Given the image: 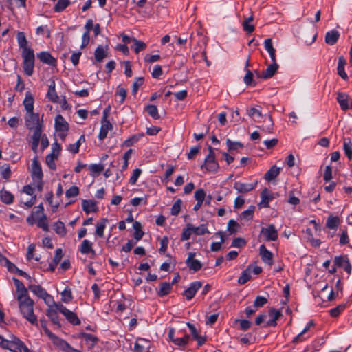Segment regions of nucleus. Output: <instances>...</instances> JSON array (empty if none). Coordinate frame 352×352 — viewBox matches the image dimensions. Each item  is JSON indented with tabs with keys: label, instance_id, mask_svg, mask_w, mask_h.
Segmentation results:
<instances>
[{
	"label": "nucleus",
	"instance_id": "obj_1",
	"mask_svg": "<svg viewBox=\"0 0 352 352\" xmlns=\"http://www.w3.org/2000/svg\"><path fill=\"white\" fill-rule=\"evenodd\" d=\"M16 300L18 302L19 311L22 316L31 324L38 327V322L34 311V300L29 295L25 297L17 298Z\"/></svg>",
	"mask_w": 352,
	"mask_h": 352
},
{
	"label": "nucleus",
	"instance_id": "obj_2",
	"mask_svg": "<svg viewBox=\"0 0 352 352\" xmlns=\"http://www.w3.org/2000/svg\"><path fill=\"white\" fill-rule=\"evenodd\" d=\"M0 346L12 352H25L26 345L14 335L10 336V339H5L3 336L0 339Z\"/></svg>",
	"mask_w": 352,
	"mask_h": 352
},
{
	"label": "nucleus",
	"instance_id": "obj_3",
	"mask_svg": "<svg viewBox=\"0 0 352 352\" xmlns=\"http://www.w3.org/2000/svg\"><path fill=\"white\" fill-rule=\"evenodd\" d=\"M23 69L25 75L31 76L34 73L35 56L33 50H26L21 52Z\"/></svg>",
	"mask_w": 352,
	"mask_h": 352
},
{
	"label": "nucleus",
	"instance_id": "obj_4",
	"mask_svg": "<svg viewBox=\"0 0 352 352\" xmlns=\"http://www.w3.org/2000/svg\"><path fill=\"white\" fill-rule=\"evenodd\" d=\"M209 153L205 158L204 163L201 166V168H205L207 171L216 173L219 169V164L215 160V154L212 146L208 147Z\"/></svg>",
	"mask_w": 352,
	"mask_h": 352
},
{
	"label": "nucleus",
	"instance_id": "obj_5",
	"mask_svg": "<svg viewBox=\"0 0 352 352\" xmlns=\"http://www.w3.org/2000/svg\"><path fill=\"white\" fill-rule=\"evenodd\" d=\"M54 306L56 309L60 311L67 320L69 322L72 324L73 325H79L80 324V320L78 318L77 315L68 309L66 307L63 305L60 302H53Z\"/></svg>",
	"mask_w": 352,
	"mask_h": 352
},
{
	"label": "nucleus",
	"instance_id": "obj_6",
	"mask_svg": "<svg viewBox=\"0 0 352 352\" xmlns=\"http://www.w3.org/2000/svg\"><path fill=\"white\" fill-rule=\"evenodd\" d=\"M261 236L266 241H276L278 236V230L273 224H270L267 227L261 228Z\"/></svg>",
	"mask_w": 352,
	"mask_h": 352
},
{
	"label": "nucleus",
	"instance_id": "obj_7",
	"mask_svg": "<svg viewBox=\"0 0 352 352\" xmlns=\"http://www.w3.org/2000/svg\"><path fill=\"white\" fill-rule=\"evenodd\" d=\"M25 120L27 128L30 130L38 127V126H43V120H40L39 114L34 113V111L27 113L25 117Z\"/></svg>",
	"mask_w": 352,
	"mask_h": 352
},
{
	"label": "nucleus",
	"instance_id": "obj_8",
	"mask_svg": "<svg viewBox=\"0 0 352 352\" xmlns=\"http://www.w3.org/2000/svg\"><path fill=\"white\" fill-rule=\"evenodd\" d=\"M28 289L29 290H30L34 295H36V296H38V298L44 300L45 302L47 304V305H49V302H48V300L49 298H52V296L50 295L47 291L43 288L41 285H34V284H32L30 283L29 285H28Z\"/></svg>",
	"mask_w": 352,
	"mask_h": 352
},
{
	"label": "nucleus",
	"instance_id": "obj_9",
	"mask_svg": "<svg viewBox=\"0 0 352 352\" xmlns=\"http://www.w3.org/2000/svg\"><path fill=\"white\" fill-rule=\"evenodd\" d=\"M334 265L338 267H342L349 274L351 273L352 267L346 255L336 256Z\"/></svg>",
	"mask_w": 352,
	"mask_h": 352
},
{
	"label": "nucleus",
	"instance_id": "obj_10",
	"mask_svg": "<svg viewBox=\"0 0 352 352\" xmlns=\"http://www.w3.org/2000/svg\"><path fill=\"white\" fill-rule=\"evenodd\" d=\"M336 99L343 111L352 108V98L346 93L338 92Z\"/></svg>",
	"mask_w": 352,
	"mask_h": 352
},
{
	"label": "nucleus",
	"instance_id": "obj_11",
	"mask_svg": "<svg viewBox=\"0 0 352 352\" xmlns=\"http://www.w3.org/2000/svg\"><path fill=\"white\" fill-rule=\"evenodd\" d=\"M256 182L254 183H242L236 182L234 184L233 188L237 191V192L244 194L253 190L256 187Z\"/></svg>",
	"mask_w": 352,
	"mask_h": 352
},
{
	"label": "nucleus",
	"instance_id": "obj_12",
	"mask_svg": "<svg viewBox=\"0 0 352 352\" xmlns=\"http://www.w3.org/2000/svg\"><path fill=\"white\" fill-rule=\"evenodd\" d=\"M31 173L32 177L34 180L36 179L39 182L42 180L43 178V172L41 169V166L38 163L37 157H34L32 160V165H31Z\"/></svg>",
	"mask_w": 352,
	"mask_h": 352
},
{
	"label": "nucleus",
	"instance_id": "obj_13",
	"mask_svg": "<svg viewBox=\"0 0 352 352\" xmlns=\"http://www.w3.org/2000/svg\"><path fill=\"white\" fill-rule=\"evenodd\" d=\"M201 281L192 282L188 288L184 290L183 294L188 300H191L196 294L197 292L201 287Z\"/></svg>",
	"mask_w": 352,
	"mask_h": 352
},
{
	"label": "nucleus",
	"instance_id": "obj_14",
	"mask_svg": "<svg viewBox=\"0 0 352 352\" xmlns=\"http://www.w3.org/2000/svg\"><path fill=\"white\" fill-rule=\"evenodd\" d=\"M269 316L271 319L266 322L264 327L276 326V321L283 316V314L280 310L272 307L269 309Z\"/></svg>",
	"mask_w": 352,
	"mask_h": 352
},
{
	"label": "nucleus",
	"instance_id": "obj_15",
	"mask_svg": "<svg viewBox=\"0 0 352 352\" xmlns=\"http://www.w3.org/2000/svg\"><path fill=\"white\" fill-rule=\"evenodd\" d=\"M37 58L43 63L50 66H56V59L49 52L43 51L37 54Z\"/></svg>",
	"mask_w": 352,
	"mask_h": 352
},
{
	"label": "nucleus",
	"instance_id": "obj_16",
	"mask_svg": "<svg viewBox=\"0 0 352 352\" xmlns=\"http://www.w3.org/2000/svg\"><path fill=\"white\" fill-rule=\"evenodd\" d=\"M195 256V253L190 252L186 263L190 270L197 272L202 267V263L199 260L194 258Z\"/></svg>",
	"mask_w": 352,
	"mask_h": 352
},
{
	"label": "nucleus",
	"instance_id": "obj_17",
	"mask_svg": "<svg viewBox=\"0 0 352 352\" xmlns=\"http://www.w3.org/2000/svg\"><path fill=\"white\" fill-rule=\"evenodd\" d=\"M14 285L16 287V296L17 298L25 297L28 296V287L26 288L22 281L16 278H12Z\"/></svg>",
	"mask_w": 352,
	"mask_h": 352
},
{
	"label": "nucleus",
	"instance_id": "obj_18",
	"mask_svg": "<svg viewBox=\"0 0 352 352\" xmlns=\"http://www.w3.org/2000/svg\"><path fill=\"white\" fill-rule=\"evenodd\" d=\"M55 129L57 132H67L69 130V124L60 114L55 118Z\"/></svg>",
	"mask_w": 352,
	"mask_h": 352
},
{
	"label": "nucleus",
	"instance_id": "obj_19",
	"mask_svg": "<svg viewBox=\"0 0 352 352\" xmlns=\"http://www.w3.org/2000/svg\"><path fill=\"white\" fill-rule=\"evenodd\" d=\"M78 338L84 339L89 349H92L98 342V338L96 336L85 332L80 333Z\"/></svg>",
	"mask_w": 352,
	"mask_h": 352
},
{
	"label": "nucleus",
	"instance_id": "obj_20",
	"mask_svg": "<svg viewBox=\"0 0 352 352\" xmlns=\"http://www.w3.org/2000/svg\"><path fill=\"white\" fill-rule=\"evenodd\" d=\"M260 255L263 262L272 265L273 263V254L269 251L265 245H261L259 248Z\"/></svg>",
	"mask_w": 352,
	"mask_h": 352
},
{
	"label": "nucleus",
	"instance_id": "obj_21",
	"mask_svg": "<svg viewBox=\"0 0 352 352\" xmlns=\"http://www.w3.org/2000/svg\"><path fill=\"white\" fill-rule=\"evenodd\" d=\"M54 344L59 346L65 352H82L79 349L73 348L67 342L59 338Z\"/></svg>",
	"mask_w": 352,
	"mask_h": 352
},
{
	"label": "nucleus",
	"instance_id": "obj_22",
	"mask_svg": "<svg viewBox=\"0 0 352 352\" xmlns=\"http://www.w3.org/2000/svg\"><path fill=\"white\" fill-rule=\"evenodd\" d=\"M278 68V65L277 64L276 60H275V62H272V63L269 65L267 69L263 71L261 78L264 79L272 78L276 72Z\"/></svg>",
	"mask_w": 352,
	"mask_h": 352
},
{
	"label": "nucleus",
	"instance_id": "obj_23",
	"mask_svg": "<svg viewBox=\"0 0 352 352\" xmlns=\"http://www.w3.org/2000/svg\"><path fill=\"white\" fill-rule=\"evenodd\" d=\"M82 208L85 212L87 214L91 212H96L98 211L96 203L93 200H83L82 202Z\"/></svg>",
	"mask_w": 352,
	"mask_h": 352
},
{
	"label": "nucleus",
	"instance_id": "obj_24",
	"mask_svg": "<svg viewBox=\"0 0 352 352\" xmlns=\"http://www.w3.org/2000/svg\"><path fill=\"white\" fill-rule=\"evenodd\" d=\"M340 37V33L338 30H331L326 33L325 42L327 44L333 45L338 41Z\"/></svg>",
	"mask_w": 352,
	"mask_h": 352
},
{
	"label": "nucleus",
	"instance_id": "obj_25",
	"mask_svg": "<svg viewBox=\"0 0 352 352\" xmlns=\"http://www.w3.org/2000/svg\"><path fill=\"white\" fill-rule=\"evenodd\" d=\"M16 39L18 42L19 47L22 49V52H25L26 50H32V48L28 46V41L26 39L25 35L23 32H19L16 35Z\"/></svg>",
	"mask_w": 352,
	"mask_h": 352
},
{
	"label": "nucleus",
	"instance_id": "obj_26",
	"mask_svg": "<svg viewBox=\"0 0 352 352\" xmlns=\"http://www.w3.org/2000/svg\"><path fill=\"white\" fill-rule=\"evenodd\" d=\"M102 125L98 134V139L103 140L107 138L108 132L112 129V124L110 122H101Z\"/></svg>",
	"mask_w": 352,
	"mask_h": 352
},
{
	"label": "nucleus",
	"instance_id": "obj_27",
	"mask_svg": "<svg viewBox=\"0 0 352 352\" xmlns=\"http://www.w3.org/2000/svg\"><path fill=\"white\" fill-rule=\"evenodd\" d=\"M107 49L108 47H103L102 45H98L94 52V57L96 61L101 62L102 60L107 56Z\"/></svg>",
	"mask_w": 352,
	"mask_h": 352
},
{
	"label": "nucleus",
	"instance_id": "obj_28",
	"mask_svg": "<svg viewBox=\"0 0 352 352\" xmlns=\"http://www.w3.org/2000/svg\"><path fill=\"white\" fill-rule=\"evenodd\" d=\"M261 201L259 204V206H261L264 208H268L269 202L272 199L273 197L270 194V191L267 188H265L261 193Z\"/></svg>",
	"mask_w": 352,
	"mask_h": 352
},
{
	"label": "nucleus",
	"instance_id": "obj_29",
	"mask_svg": "<svg viewBox=\"0 0 352 352\" xmlns=\"http://www.w3.org/2000/svg\"><path fill=\"white\" fill-rule=\"evenodd\" d=\"M346 64V60L343 56H340L338 58V74L344 80H347L348 76L344 71V66Z\"/></svg>",
	"mask_w": 352,
	"mask_h": 352
},
{
	"label": "nucleus",
	"instance_id": "obj_30",
	"mask_svg": "<svg viewBox=\"0 0 352 352\" xmlns=\"http://www.w3.org/2000/svg\"><path fill=\"white\" fill-rule=\"evenodd\" d=\"M55 86V81L52 80L50 84L49 85L48 91L47 93V97L53 102H56L58 99V96L56 91Z\"/></svg>",
	"mask_w": 352,
	"mask_h": 352
},
{
	"label": "nucleus",
	"instance_id": "obj_31",
	"mask_svg": "<svg viewBox=\"0 0 352 352\" xmlns=\"http://www.w3.org/2000/svg\"><path fill=\"white\" fill-rule=\"evenodd\" d=\"M265 49L267 51L272 62H275L276 60V50L274 48L272 45V41L271 38H266L264 41Z\"/></svg>",
	"mask_w": 352,
	"mask_h": 352
},
{
	"label": "nucleus",
	"instance_id": "obj_32",
	"mask_svg": "<svg viewBox=\"0 0 352 352\" xmlns=\"http://www.w3.org/2000/svg\"><path fill=\"white\" fill-rule=\"evenodd\" d=\"M261 109V107H251L247 109V113L254 120L258 122L259 120L263 118V114Z\"/></svg>",
	"mask_w": 352,
	"mask_h": 352
},
{
	"label": "nucleus",
	"instance_id": "obj_33",
	"mask_svg": "<svg viewBox=\"0 0 352 352\" xmlns=\"http://www.w3.org/2000/svg\"><path fill=\"white\" fill-rule=\"evenodd\" d=\"M23 104L27 113H31L34 111V98L30 93L26 94Z\"/></svg>",
	"mask_w": 352,
	"mask_h": 352
},
{
	"label": "nucleus",
	"instance_id": "obj_34",
	"mask_svg": "<svg viewBox=\"0 0 352 352\" xmlns=\"http://www.w3.org/2000/svg\"><path fill=\"white\" fill-rule=\"evenodd\" d=\"M280 168L276 167V166H272L269 170L266 172L265 174L264 178L265 180L270 182L275 179L280 173Z\"/></svg>",
	"mask_w": 352,
	"mask_h": 352
},
{
	"label": "nucleus",
	"instance_id": "obj_35",
	"mask_svg": "<svg viewBox=\"0 0 352 352\" xmlns=\"http://www.w3.org/2000/svg\"><path fill=\"white\" fill-rule=\"evenodd\" d=\"M46 315L54 324L58 326V327H61V324L59 322V317L56 310H54L52 308H48L46 310Z\"/></svg>",
	"mask_w": 352,
	"mask_h": 352
},
{
	"label": "nucleus",
	"instance_id": "obj_36",
	"mask_svg": "<svg viewBox=\"0 0 352 352\" xmlns=\"http://www.w3.org/2000/svg\"><path fill=\"white\" fill-rule=\"evenodd\" d=\"M252 274V266H248L245 270H243L241 273V275L238 279V283L240 285H243L246 283L251 278Z\"/></svg>",
	"mask_w": 352,
	"mask_h": 352
},
{
	"label": "nucleus",
	"instance_id": "obj_37",
	"mask_svg": "<svg viewBox=\"0 0 352 352\" xmlns=\"http://www.w3.org/2000/svg\"><path fill=\"white\" fill-rule=\"evenodd\" d=\"M54 232L60 236H65L67 234V230L65 224L61 221L55 222L53 225Z\"/></svg>",
	"mask_w": 352,
	"mask_h": 352
},
{
	"label": "nucleus",
	"instance_id": "obj_38",
	"mask_svg": "<svg viewBox=\"0 0 352 352\" xmlns=\"http://www.w3.org/2000/svg\"><path fill=\"white\" fill-rule=\"evenodd\" d=\"M40 323L45 333L52 340V342L54 343L59 338V337L56 336L48 329L47 327L46 320L44 318L40 320Z\"/></svg>",
	"mask_w": 352,
	"mask_h": 352
},
{
	"label": "nucleus",
	"instance_id": "obj_39",
	"mask_svg": "<svg viewBox=\"0 0 352 352\" xmlns=\"http://www.w3.org/2000/svg\"><path fill=\"white\" fill-rule=\"evenodd\" d=\"M171 289L172 287L170 283L167 282L162 283L160 285V288L157 292V294L161 297L164 296L166 295H168L170 292Z\"/></svg>",
	"mask_w": 352,
	"mask_h": 352
},
{
	"label": "nucleus",
	"instance_id": "obj_40",
	"mask_svg": "<svg viewBox=\"0 0 352 352\" xmlns=\"http://www.w3.org/2000/svg\"><path fill=\"white\" fill-rule=\"evenodd\" d=\"M133 228L135 230L134 232V239L138 241H140L144 236V233L142 230V225L138 221H134L133 224Z\"/></svg>",
	"mask_w": 352,
	"mask_h": 352
},
{
	"label": "nucleus",
	"instance_id": "obj_41",
	"mask_svg": "<svg viewBox=\"0 0 352 352\" xmlns=\"http://www.w3.org/2000/svg\"><path fill=\"white\" fill-rule=\"evenodd\" d=\"M214 235L219 236L221 241L219 242H213L211 244L210 249L212 252H217L221 248V244L224 242V234L222 231H219Z\"/></svg>",
	"mask_w": 352,
	"mask_h": 352
},
{
	"label": "nucleus",
	"instance_id": "obj_42",
	"mask_svg": "<svg viewBox=\"0 0 352 352\" xmlns=\"http://www.w3.org/2000/svg\"><path fill=\"white\" fill-rule=\"evenodd\" d=\"M0 197L1 201L6 204H10L14 201V195L7 190L0 191Z\"/></svg>",
	"mask_w": 352,
	"mask_h": 352
},
{
	"label": "nucleus",
	"instance_id": "obj_43",
	"mask_svg": "<svg viewBox=\"0 0 352 352\" xmlns=\"http://www.w3.org/2000/svg\"><path fill=\"white\" fill-rule=\"evenodd\" d=\"M340 223L338 217L330 216L328 217L326 226L329 229H336Z\"/></svg>",
	"mask_w": 352,
	"mask_h": 352
},
{
	"label": "nucleus",
	"instance_id": "obj_44",
	"mask_svg": "<svg viewBox=\"0 0 352 352\" xmlns=\"http://www.w3.org/2000/svg\"><path fill=\"white\" fill-rule=\"evenodd\" d=\"M253 20L254 16L252 14L249 17L245 18L242 23L243 30L248 33H252L254 30V25L250 23Z\"/></svg>",
	"mask_w": 352,
	"mask_h": 352
},
{
	"label": "nucleus",
	"instance_id": "obj_45",
	"mask_svg": "<svg viewBox=\"0 0 352 352\" xmlns=\"http://www.w3.org/2000/svg\"><path fill=\"white\" fill-rule=\"evenodd\" d=\"M107 222H108V219L106 218H104L100 221V222L97 223L96 229V234L97 236H98L99 237H103L104 230L105 229Z\"/></svg>",
	"mask_w": 352,
	"mask_h": 352
},
{
	"label": "nucleus",
	"instance_id": "obj_46",
	"mask_svg": "<svg viewBox=\"0 0 352 352\" xmlns=\"http://www.w3.org/2000/svg\"><path fill=\"white\" fill-rule=\"evenodd\" d=\"M190 336L188 334H185L182 337L175 338V340H173V342L178 346L184 347L186 344H188Z\"/></svg>",
	"mask_w": 352,
	"mask_h": 352
},
{
	"label": "nucleus",
	"instance_id": "obj_47",
	"mask_svg": "<svg viewBox=\"0 0 352 352\" xmlns=\"http://www.w3.org/2000/svg\"><path fill=\"white\" fill-rule=\"evenodd\" d=\"M35 223L38 228H42L45 232L49 231L48 222L45 214L41 215V217Z\"/></svg>",
	"mask_w": 352,
	"mask_h": 352
},
{
	"label": "nucleus",
	"instance_id": "obj_48",
	"mask_svg": "<svg viewBox=\"0 0 352 352\" xmlns=\"http://www.w3.org/2000/svg\"><path fill=\"white\" fill-rule=\"evenodd\" d=\"M70 3L69 0H58L54 10L56 12H63Z\"/></svg>",
	"mask_w": 352,
	"mask_h": 352
},
{
	"label": "nucleus",
	"instance_id": "obj_49",
	"mask_svg": "<svg viewBox=\"0 0 352 352\" xmlns=\"http://www.w3.org/2000/svg\"><path fill=\"white\" fill-rule=\"evenodd\" d=\"M145 109L148 113V115L153 119L157 120L160 118L158 113V109L156 106L153 104H148L146 107Z\"/></svg>",
	"mask_w": 352,
	"mask_h": 352
},
{
	"label": "nucleus",
	"instance_id": "obj_50",
	"mask_svg": "<svg viewBox=\"0 0 352 352\" xmlns=\"http://www.w3.org/2000/svg\"><path fill=\"white\" fill-rule=\"evenodd\" d=\"M343 148L344 153L349 160L352 159V149H351V142L349 138L344 139Z\"/></svg>",
	"mask_w": 352,
	"mask_h": 352
},
{
	"label": "nucleus",
	"instance_id": "obj_51",
	"mask_svg": "<svg viewBox=\"0 0 352 352\" xmlns=\"http://www.w3.org/2000/svg\"><path fill=\"white\" fill-rule=\"evenodd\" d=\"M255 210L254 206H250L248 208L241 213V218L245 220H250L252 219L254 215V212Z\"/></svg>",
	"mask_w": 352,
	"mask_h": 352
},
{
	"label": "nucleus",
	"instance_id": "obj_52",
	"mask_svg": "<svg viewBox=\"0 0 352 352\" xmlns=\"http://www.w3.org/2000/svg\"><path fill=\"white\" fill-rule=\"evenodd\" d=\"M92 243L90 242L87 239H85L82 241L81 245L80 251L83 254H87L90 252V250H91L92 248Z\"/></svg>",
	"mask_w": 352,
	"mask_h": 352
},
{
	"label": "nucleus",
	"instance_id": "obj_53",
	"mask_svg": "<svg viewBox=\"0 0 352 352\" xmlns=\"http://www.w3.org/2000/svg\"><path fill=\"white\" fill-rule=\"evenodd\" d=\"M144 78L143 77H137L135 78L132 85V94L135 95L139 88L144 84Z\"/></svg>",
	"mask_w": 352,
	"mask_h": 352
},
{
	"label": "nucleus",
	"instance_id": "obj_54",
	"mask_svg": "<svg viewBox=\"0 0 352 352\" xmlns=\"http://www.w3.org/2000/svg\"><path fill=\"white\" fill-rule=\"evenodd\" d=\"M126 94L127 91L126 89L121 87L120 85L118 86L116 89V96L120 98V100H118V102L120 104L124 103L126 97Z\"/></svg>",
	"mask_w": 352,
	"mask_h": 352
},
{
	"label": "nucleus",
	"instance_id": "obj_55",
	"mask_svg": "<svg viewBox=\"0 0 352 352\" xmlns=\"http://www.w3.org/2000/svg\"><path fill=\"white\" fill-rule=\"evenodd\" d=\"M192 232L197 236L210 233L209 230H208L205 224H201L199 226L197 227L192 226Z\"/></svg>",
	"mask_w": 352,
	"mask_h": 352
},
{
	"label": "nucleus",
	"instance_id": "obj_56",
	"mask_svg": "<svg viewBox=\"0 0 352 352\" xmlns=\"http://www.w3.org/2000/svg\"><path fill=\"white\" fill-rule=\"evenodd\" d=\"M133 41L134 42V52L135 54H138L140 52L144 50L146 48V44L140 40L136 38H133Z\"/></svg>",
	"mask_w": 352,
	"mask_h": 352
},
{
	"label": "nucleus",
	"instance_id": "obj_57",
	"mask_svg": "<svg viewBox=\"0 0 352 352\" xmlns=\"http://www.w3.org/2000/svg\"><path fill=\"white\" fill-rule=\"evenodd\" d=\"M60 295H61V300L66 303L69 302L73 298L71 289L68 287H66L61 292Z\"/></svg>",
	"mask_w": 352,
	"mask_h": 352
},
{
	"label": "nucleus",
	"instance_id": "obj_58",
	"mask_svg": "<svg viewBox=\"0 0 352 352\" xmlns=\"http://www.w3.org/2000/svg\"><path fill=\"white\" fill-rule=\"evenodd\" d=\"M192 232V225L188 224L186 228L183 229L181 236V241H186L190 238Z\"/></svg>",
	"mask_w": 352,
	"mask_h": 352
},
{
	"label": "nucleus",
	"instance_id": "obj_59",
	"mask_svg": "<svg viewBox=\"0 0 352 352\" xmlns=\"http://www.w3.org/2000/svg\"><path fill=\"white\" fill-rule=\"evenodd\" d=\"M268 123L265 126H262V131L267 133H273L274 132V122L272 116L269 115L267 116Z\"/></svg>",
	"mask_w": 352,
	"mask_h": 352
},
{
	"label": "nucleus",
	"instance_id": "obj_60",
	"mask_svg": "<svg viewBox=\"0 0 352 352\" xmlns=\"http://www.w3.org/2000/svg\"><path fill=\"white\" fill-rule=\"evenodd\" d=\"M0 173L3 179L8 180L11 176L10 167L8 165H3L1 166Z\"/></svg>",
	"mask_w": 352,
	"mask_h": 352
},
{
	"label": "nucleus",
	"instance_id": "obj_61",
	"mask_svg": "<svg viewBox=\"0 0 352 352\" xmlns=\"http://www.w3.org/2000/svg\"><path fill=\"white\" fill-rule=\"evenodd\" d=\"M245 72L246 74L243 78L244 83L248 86L255 85L253 80V73L249 69H246Z\"/></svg>",
	"mask_w": 352,
	"mask_h": 352
},
{
	"label": "nucleus",
	"instance_id": "obj_62",
	"mask_svg": "<svg viewBox=\"0 0 352 352\" xmlns=\"http://www.w3.org/2000/svg\"><path fill=\"white\" fill-rule=\"evenodd\" d=\"M267 302V298L264 296H258L254 301L253 307L255 308L262 307Z\"/></svg>",
	"mask_w": 352,
	"mask_h": 352
},
{
	"label": "nucleus",
	"instance_id": "obj_63",
	"mask_svg": "<svg viewBox=\"0 0 352 352\" xmlns=\"http://www.w3.org/2000/svg\"><path fill=\"white\" fill-rule=\"evenodd\" d=\"M226 145L228 147L229 151L237 150L238 148H242L243 144L239 142H232L230 139L226 140Z\"/></svg>",
	"mask_w": 352,
	"mask_h": 352
},
{
	"label": "nucleus",
	"instance_id": "obj_64",
	"mask_svg": "<svg viewBox=\"0 0 352 352\" xmlns=\"http://www.w3.org/2000/svg\"><path fill=\"white\" fill-rule=\"evenodd\" d=\"M345 309V305L341 304L338 306L331 309L329 311V314L332 317H337Z\"/></svg>",
	"mask_w": 352,
	"mask_h": 352
}]
</instances>
